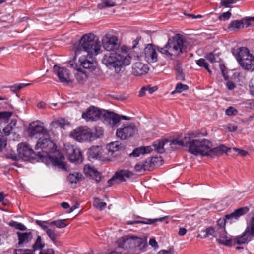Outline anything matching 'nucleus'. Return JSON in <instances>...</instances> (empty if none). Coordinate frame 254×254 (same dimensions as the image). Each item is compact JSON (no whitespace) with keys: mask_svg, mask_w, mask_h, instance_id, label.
I'll list each match as a JSON object with an SVG mask.
<instances>
[{"mask_svg":"<svg viewBox=\"0 0 254 254\" xmlns=\"http://www.w3.org/2000/svg\"><path fill=\"white\" fill-rule=\"evenodd\" d=\"M50 223V222L49 221H41L38 220H37L36 221V223L38 225L40 226L42 228V229L46 230V231L47 230V229H49L48 225H49Z\"/></svg>","mask_w":254,"mask_h":254,"instance_id":"49","label":"nucleus"},{"mask_svg":"<svg viewBox=\"0 0 254 254\" xmlns=\"http://www.w3.org/2000/svg\"><path fill=\"white\" fill-rule=\"evenodd\" d=\"M35 150L36 155L47 165L52 164L62 169H65L64 157L63 155L59 154L58 157L50 155V153L54 152L56 150L55 144L50 138V132L48 136H42L38 139Z\"/></svg>","mask_w":254,"mask_h":254,"instance_id":"2","label":"nucleus"},{"mask_svg":"<svg viewBox=\"0 0 254 254\" xmlns=\"http://www.w3.org/2000/svg\"><path fill=\"white\" fill-rule=\"evenodd\" d=\"M93 205L96 208L102 210L106 207V203L105 202L101 201V200L99 198H96L94 199Z\"/></svg>","mask_w":254,"mask_h":254,"instance_id":"46","label":"nucleus"},{"mask_svg":"<svg viewBox=\"0 0 254 254\" xmlns=\"http://www.w3.org/2000/svg\"><path fill=\"white\" fill-rule=\"evenodd\" d=\"M102 45L107 51H113L119 49L120 43L117 37L114 35L107 34L102 39Z\"/></svg>","mask_w":254,"mask_h":254,"instance_id":"12","label":"nucleus"},{"mask_svg":"<svg viewBox=\"0 0 254 254\" xmlns=\"http://www.w3.org/2000/svg\"><path fill=\"white\" fill-rule=\"evenodd\" d=\"M132 175V173L128 170H121L116 172L115 174L108 180V183L109 186H111L114 183L125 181L126 178H129Z\"/></svg>","mask_w":254,"mask_h":254,"instance_id":"15","label":"nucleus"},{"mask_svg":"<svg viewBox=\"0 0 254 254\" xmlns=\"http://www.w3.org/2000/svg\"><path fill=\"white\" fill-rule=\"evenodd\" d=\"M116 3L112 0H102L98 4V7L100 9H103L106 7H113L116 5Z\"/></svg>","mask_w":254,"mask_h":254,"instance_id":"42","label":"nucleus"},{"mask_svg":"<svg viewBox=\"0 0 254 254\" xmlns=\"http://www.w3.org/2000/svg\"><path fill=\"white\" fill-rule=\"evenodd\" d=\"M18 156L24 161H27L32 157L34 151L26 143H21L17 145Z\"/></svg>","mask_w":254,"mask_h":254,"instance_id":"14","label":"nucleus"},{"mask_svg":"<svg viewBox=\"0 0 254 254\" xmlns=\"http://www.w3.org/2000/svg\"><path fill=\"white\" fill-rule=\"evenodd\" d=\"M216 235H217V238L219 237L218 241L219 243H220L219 241L220 239L224 241H225L226 239H228L226 236V232L225 231V228H217Z\"/></svg>","mask_w":254,"mask_h":254,"instance_id":"41","label":"nucleus"},{"mask_svg":"<svg viewBox=\"0 0 254 254\" xmlns=\"http://www.w3.org/2000/svg\"><path fill=\"white\" fill-rule=\"evenodd\" d=\"M188 89L189 87L187 85L178 83L176 85V93H181L188 90Z\"/></svg>","mask_w":254,"mask_h":254,"instance_id":"48","label":"nucleus"},{"mask_svg":"<svg viewBox=\"0 0 254 254\" xmlns=\"http://www.w3.org/2000/svg\"><path fill=\"white\" fill-rule=\"evenodd\" d=\"M142 165H143L142 162L137 163L134 166L135 170L137 172L144 171Z\"/></svg>","mask_w":254,"mask_h":254,"instance_id":"59","label":"nucleus"},{"mask_svg":"<svg viewBox=\"0 0 254 254\" xmlns=\"http://www.w3.org/2000/svg\"><path fill=\"white\" fill-rule=\"evenodd\" d=\"M238 0H221V4L226 7H229L230 4L236 2Z\"/></svg>","mask_w":254,"mask_h":254,"instance_id":"57","label":"nucleus"},{"mask_svg":"<svg viewBox=\"0 0 254 254\" xmlns=\"http://www.w3.org/2000/svg\"><path fill=\"white\" fill-rule=\"evenodd\" d=\"M196 137L194 133H191L185 135L181 140L179 138H176V144L188 146L189 152L194 155L204 156L209 146H212L211 142L206 139H198Z\"/></svg>","mask_w":254,"mask_h":254,"instance_id":"4","label":"nucleus"},{"mask_svg":"<svg viewBox=\"0 0 254 254\" xmlns=\"http://www.w3.org/2000/svg\"><path fill=\"white\" fill-rule=\"evenodd\" d=\"M166 217H160L159 218H156L154 219H146L145 221H127V224L128 225H133L137 223H141L144 224H151L155 222H157L158 221L161 222L163 221L165 219Z\"/></svg>","mask_w":254,"mask_h":254,"instance_id":"31","label":"nucleus"},{"mask_svg":"<svg viewBox=\"0 0 254 254\" xmlns=\"http://www.w3.org/2000/svg\"><path fill=\"white\" fill-rule=\"evenodd\" d=\"M233 150L238 152V154L241 156H245L248 154L247 151L241 149H239L236 148H233Z\"/></svg>","mask_w":254,"mask_h":254,"instance_id":"60","label":"nucleus"},{"mask_svg":"<svg viewBox=\"0 0 254 254\" xmlns=\"http://www.w3.org/2000/svg\"><path fill=\"white\" fill-rule=\"evenodd\" d=\"M121 144L119 141L112 142L107 145L106 148L109 152L113 154L119 150Z\"/></svg>","mask_w":254,"mask_h":254,"instance_id":"35","label":"nucleus"},{"mask_svg":"<svg viewBox=\"0 0 254 254\" xmlns=\"http://www.w3.org/2000/svg\"><path fill=\"white\" fill-rule=\"evenodd\" d=\"M241 236L244 240L247 243L254 237V220L249 221L247 224V226L245 231L242 234Z\"/></svg>","mask_w":254,"mask_h":254,"instance_id":"20","label":"nucleus"},{"mask_svg":"<svg viewBox=\"0 0 254 254\" xmlns=\"http://www.w3.org/2000/svg\"><path fill=\"white\" fill-rule=\"evenodd\" d=\"M225 221H226V220L224 219H219L218 221H217V225H218V227H223V228H225Z\"/></svg>","mask_w":254,"mask_h":254,"instance_id":"62","label":"nucleus"},{"mask_svg":"<svg viewBox=\"0 0 254 254\" xmlns=\"http://www.w3.org/2000/svg\"><path fill=\"white\" fill-rule=\"evenodd\" d=\"M119 248L129 251L130 254H138L146 246L145 240L133 236H126L117 241Z\"/></svg>","mask_w":254,"mask_h":254,"instance_id":"6","label":"nucleus"},{"mask_svg":"<svg viewBox=\"0 0 254 254\" xmlns=\"http://www.w3.org/2000/svg\"><path fill=\"white\" fill-rule=\"evenodd\" d=\"M188 42L186 35L182 32H176V58L181 59L187 56Z\"/></svg>","mask_w":254,"mask_h":254,"instance_id":"8","label":"nucleus"},{"mask_svg":"<svg viewBox=\"0 0 254 254\" xmlns=\"http://www.w3.org/2000/svg\"><path fill=\"white\" fill-rule=\"evenodd\" d=\"M196 64L200 67H203L205 69L208 68V64L206 62V60L203 58H200V59L196 61Z\"/></svg>","mask_w":254,"mask_h":254,"instance_id":"52","label":"nucleus"},{"mask_svg":"<svg viewBox=\"0 0 254 254\" xmlns=\"http://www.w3.org/2000/svg\"><path fill=\"white\" fill-rule=\"evenodd\" d=\"M14 254H34V253L32 250L16 249L14 251Z\"/></svg>","mask_w":254,"mask_h":254,"instance_id":"50","label":"nucleus"},{"mask_svg":"<svg viewBox=\"0 0 254 254\" xmlns=\"http://www.w3.org/2000/svg\"><path fill=\"white\" fill-rule=\"evenodd\" d=\"M157 158L156 157L148 158L142 162L144 171L149 170L155 165V162Z\"/></svg>","mask_w":254,"mask_h":254,"instance_id":"32","label":"nucleus"},{"mask_svg":"<svg viewBox=\"0 0 254 254\" xmlns=\"http://www.w3.org/2000/svg\"><path fill=\"white\" fill-rule=\"evenodd\" d=\"M152 150V149L149 146H141L134 149L132 152L130 154V156L136 157L139 156L140 155L149 153L151 152Z\"/></svg>","mask_w":254,"mask_h":254,"instance_id":"29","label":"nucleus"},{"mask_svg":"<svg viewBox=\"0 0 254 254\" xmlns=\"http://www.w3.org/2000/svg\"><path fill=\"white\" fill-rule=\"evenodd\" d=\"M102 148L99 146H93L90 147L88 152L87 155L90 160L92 159H100L102 154Z\"/></svg>","mask_w":254,"mask_h":254,"instance_id":"25","label":"nucleus"},{"mask_svg":"<svg viewBox=\"0 0 254 254\" xmlns=\"http://www.w3.org/2000/svg\"><path fill=\"white\" fill-rule=\"evenodd\" d=\"M12 115V112H0V124L7 123Z\"/></svg>","mask_w":254,"mask_h":254,"instance_id":"36","label":"nucleus"},{"mask_svg":"<svg viewBox=\"0 0 254 254\" xmlns=\"http://www.w3.org/2000/svg\"><path fill=\"white\" fill-rule=\"evenodd\" d=\"M232 52L239 64L251 54L248 49L245 47H238L236 49H233Z\"/></svg>","mask_w":254,"mask_h":254,"instance_id":"19","label":"nucleus"},{"mask_svg":"<svg viewBox=\"0 0 254 254\" xmlns=\"http://www.w3.org/2000/svg\"><path fill=\"white\" fill-rule=\"evenodd\" d=\"M149 245L154 248L158 247V243L154 238H151L149 241Z\"/></svg>","mask_w":254,"mask_h":254,"instance_id":"61","label":"nucleus"},{"mask_svg":"<svg viewBox=\"0 0 254 254\" xmlns=\"http://www.w3.org/2000/svg\"><path fill=\"white\" fill-rule=\"evenodd\" d=\"M75 76L80 83H82L87 78L86 74L79 68L76 69Z\"/></svg>","mask_w":254,"mask_h":254,"instance_id":"37","label":"nucleus"},{"mask_svg":"<svg viewBox=\"0 0 254 254\" xmlns=\"http://www.w3.org/2000/svg\"><path fill=\"white\" fill-rule=\"evenodd\" d=\"M84 172L85 175L99 182L101 180V175L95 168L89 165H85Z\"/></svg>","mask_w":254,"mask_h":254,"instance_id":"21","label":"nucleus"},{"mask_svg":"<svg viewBox=\"0 0 254 254\" xmlns=\"http://www.w3.org/2000/svg\"><path fill=\"white\" fill-rule=\"evenodd\" d=\"M239 64L245 70L254 71V56L252 54L248 55Z\"/></svg>","mask_w":254,"mask_h":254,"instance_id":"23","label":"nucleus"},{"mask_svg":"<svg viewBox=\"0 0 254 254\" xmlns=\"http://www.w3.org/2000/svg\"><path fill=\"white\" fill-rule=\"evenodd\" d=\"M16 234L18 237V244L20 246L28 243L33 238V235L30 232H17Z\"/></svg>","mask_w":254,"mask_h":254,"instance_id":"24","label":"nucleus"},{"mask_svg":"<svg viewBox=\"0 0 254 254\" xmlns=\"http://www.w3.org/2000/svg\"><path fill=\"white\" fill-rule=\"evenodd\" d=\"M64 151L70 162L76 163L82 162V154L79 148L69 143H66L64 146Z\"/></svg>","mask_w":254,"mask_h":254,"instance_id":"11","label":"nucleus"},{"mask_svg":"<svg viewBox=\"0 0 254 254\" xmlns=\"http://www.w3.org/2000/svg\"><path fill=\"white\" fill-rule=\"evenodd\" d=\"M101 111L94 106H91L82 113V117L86 121H89L97 120L99 119Z\"/></svg>","mask_w":254,"mask_h":254,"instance_id":"17","label":"nucleus"},{"mask_svg":"<svg viewBox=\"0 0 254 254\" xmlns=\"http://www.w3.org/2000/svg\"><path fill=\"white\" fill-rule=\"evenodd\" d=\"M249 211V209L247 207H241L234 210V211L230 214L225 215L226 219H237L239 217L246 214Z\"/></svg>","mask_w":254,"mask_h":254,"instance_id":"28","label":"nucleus"},{"mask_svg":"<svg viewBox=\"0 0 254 254\" xmlns=\"http://www.w3.org/2000/svg\"><path fill=\"white\" fill-rule=\"evenodd\" d=\"M209 146L208 150L205 153L204 156H209L212 158L222 155L224 153H228L231 148H228L224 145H221L217 147L211 149Z\"/></svg>","mask_w":254,"mask_h":254,"instance_id":"16","label":"nucleus"},{"mask_svg":"<svg viewBox=\"0 0 254 254\" xmlns=\"http://www.w3.org/2000/svg\"><path fill=\"white\" fill-rule=\"evenodd\" d=\"M131 57L122 47L121 50L105 54L102 63L109 69L114 70L116 73L124 71L125 67L131 63Z\"/></svg>","mask_w":254,"mask_h":254,"instance_id":"3","label":"nucleus"},{"mask_svg":"<svg viewBox=\"0 0 254 254\" xmlns=\"http://www.w3.org/2000/svg\"><path fill=\"white\" fill-rule=\"evenodd\" d=\"M176 80L184 81L185 75L182 68V64L176 60Z\"/></svg>","mask_w":254,"mask_h":254,"instance_id":"30","label":"nucleus"},{"mask_svg":"<svg viewBox=\"0 0 254 254\" xmlns=\"http://www.w3.org/2000/svg\"><path fill=\"white\" fill-rule=\"evenodd\" d=\"M103 133L104 130L101 127H96L94 129V131H91L92 140L100 138L103 135Z\"/></svg>","mask_w":254,"mask_h":254,"instance_id":"39","label":"nucleus"},{"mask_svg":"<svg viewBox=\"0 0 254 254\" xmlns=\"http://www.w3.org/2000/svg\"><path fill=\"white\" fill-rule=\"evenodd\" d=\"M39 254H54V251L52 249H48L46 250L41 251Z\"/></svg>","mask_w":254,"mask_h":254,"instance_id":"64","label":"nucleus"},{"mask_svg":"<svg viewBox=\"0 0 254 254\" xmlns=\"http://www.w3.org/2000/svg\"><path fill=\"white\" fill-rule=\"evenodd\" d=\"M102 51L99 39L93 34L89 33L81 37L79 45L75 49V54L76 56L82 54L79 59L80 65L92 71L95 69L97 65L92 57L101 53Z\"/></svg>","mask_w":254,"mask_h":254,"instance_id":"1","label":"nucleus"},{"mask_svg":"<svg viewBox=\"0 0 254 254\" xmlns=\"http://www.w3.org/2000/svg\"><path fill=\"white\" fill-rule=\"evenodd\" d=\"M157 254H174V251L173 249L168 251L162 250L159 251Z\"/></svg>","mask_w":254,"mask_h":254,"instance_id":"63","label":"nucleus"},{"mask_svg":"<svg viewBox=\"0 0 254 254\" xmlns=\"http://www.w3.org/2000/svg\"><path fill=\"white\" fill-rule=\"evenodd\" d=\"M9 225L12 227H14L21 231L25 230L27 229L26 227L23 224L13 220L9 222Z\"/></svg>","mask_w":254,"mask_h":254,"instance_id":"45","label":"nucleus"},{"mask_svg":"<svg viewBox=\"0 0 254 254\" xmlns=\"http://www.w3.org/2000/svg\"><path fill=\"white\" fill-rule=\"evenodd\" d=\"M145 89L147 92L150 94H152L157 90V87L156 86L151 87L150 86H148L145 87Z\"/></svg>","mask_w":254,"mask_h":254,"instance_id":"58","label":"nucleus"},{"mask_svg":"<svg viewBox=\"0 0 254 254\" xmlns=\"http://www.w3.org/2000/svg\"><path fill=\"white\" fill-rule=\"evenodd\" d=\"M52 124L59 126L61 128H64V126L67 124V122L63 119H60L55 122L52 123Z\"/></svg>","mask_w":254,"mask_h":254,"instance_id":"53","label":"nucleus"},{"mask_svg":"<svg viewBox=\"0 0 254 254\" xmlns=\"http://www.w3.org/2000/svg\"><path fill=\"white\" fill-rule=\"evenodd\" d=\"M244 28V22L242 20H234L229 25L228 29L230 30L234 29H241Z\"/></svg>","mask_w":254,"mask_h":254,"instance_id":"40","label":"nucleus"},{"mask_svg":"<svg viewBox=\"0 0 254 254\" xmlns=\"http://www.w3.org/2000/svg\"><path fill=\"white\" fill-rule=\"evenodd\" d=\"M16 124V120H12L9 124L7 125L1 131V133L5 136H8L13 130V127Z\"/></svg>","mask_w":254,"mask_h":254,"instance_id":"33","label":"nucleus"},{"mask_svg":"<svg viewBox=\"0 0 254 254\" xmlns=\"http://www.w3.org/2000/svg\"><path fill=\"white\" fill-rule=\"evenodd\" d=\"M47 235L54 243H56L57 239L60 236L59 232L55 229L49 228L46 231Z\"/></svg>","mask_w":254,"mask_h":254,"instance_id":"34","label":"nucleus"},{"mask_svg":"<svg viewBox=\"0 0 254 254\" xmlns=\"http://www.w3.org/2000/svg\"><path fill=\"white\" fill-rule=\"evenodd\" d=\"M204 232H205V234L204 235V238H207L210 235H212L215 238H217V235H216V229H215L211 227L206 228Z\"/></svg>","mask_w":254,"mask_h":254,"instance_id":"47","label":"nucleus"},{"mask_svg":"<svg viewBox=\"0 0 254 254\" xmlns=\"http://www.w3.org/2000/svg\"><path fill=\"white\" fill-rule=\"evenodd\" d=\"M167 143H169V145L175 143V139H163L155 141L153 143V146L156 152L161 154L164 152L165 149L164 147Z\"/></svg>","mask_w":254,"mask_h":254,"instance_id":"22","label":"nucleus"},{"mask_svg":"<svg viewBox=\"0 0 254 254\" xmlns=\"http://www.w3.org/2000/svg\"><path fill=\"white\" fill-rule=\"evenodd\" d=\"M149 71L148 65L143 63L137 62L134 63L132 67V73L136 76L146 74Z\"/></svg>","mask_w":254,"mask_h":254,"instance_id":"18","label":"nucleus"},{"mask_svg":"<svg viewBox=\"0 0 254 254\" xmlns=\"http://www.w3.org/2000/svg\"><path fill=\"white\" fill-rule=\"evenodd\" d=\"M82 175L81 173L78 172H75L74 173H71L68 176V179L71 184L76 183L82 177Z\"/></svg>","mask_w":254,"mask_h":254,"instance_id":"44","label":"nucleus"},{"mask_svg":"<svg viewBox=\"0 0 254 254\" xmlns=\"http://www.w3.org/2000/svg\"><path fill=\"white\" fill-rule=\"evenodd\" d=\"M45 246V243L42 241V238L40 236H38L33 245V252L37 250L42 249Z\"/></svg>","mask_w":254,"mask_h":254,"instance_id":"38","label":"nucleus"},{"mask_svg":"<svg viewBox=\"0 0 254 254\" xmlns=\"http://www.w3.org/2000/svg\"><path fill=\"white\" fill-rule=\"evenodd\" d=\"M175 37L172 39H169L167 43L164 47L160 48L152 44H147L144 48V54L146 59L152 63L157 61V50L160 53L165 55L166 56L172 58L173 53L175 52Z\"/></svg>","mask_w":254,"mask_h":254,"instance_id":"5","label":"nucleus"},{"mask_svg":"<svg viewBox=\"0 0 254 254\" xmlns=\"http://www.w3.org/2000/svg\"><path fill=\"white\" fill-rule=\"evenodd\" d=\"M205 58L208 60L210 63H213L216 62L215 56L213 53L207 54L205 56Z\"/></svg>","mask_w":254,"mask_h":254,"instance_id":"56","label":"nucleus"},{"mask_svg":"<svg viewBox=\"0 0 254 254\" xmlns=\"http://www.w3.org/2000/svg\"><path fill=\"white\" fill-rule=\"evenodd\" d=\"M137 132V128L134 124H127L117 129L116 135L121 140H126L133 136Z\"/></svg>","mask_w":254,"mask_h":254,"instance_id":"10","label":"nucleus"},{"mask_svg":"<svg viewBox=\"0 0 254 254\" xmlns=\"http://www.w3.org/2000/svg\"><path fill=\"white\" fill-rule=\"evenodd\" d=\"M54 73L58 76L59 81L63 83L68 85L71 83L70 74L68 69L59 67L56 65L53 67Z\"/></svg>","mask_w":254,"mask_h":254,"instance_id":"13","label":"nucleus"},{"mask_svg":"<svg viewBox=\"0 0 254 254\" xmlns=\"http://www.w3.org/2000/svg\"><path fill=\"white\" fill-rule=\"evenodd\" d=\"M219 241L220 244L227 246H231L232 245L235 244L242 245L247 243L241 235L237 236L231 239H226L225 241L222 240L221 239Z\"/></svg>","mask_w":254,"mask_h":254,"instance_id":"26","label":"nucleus"},{"mask_svg":"<svg viewBox=\"0 0 254 254\" xmlns=\"http://www.w3.org/2000/svg\"><path fill=\"white\" fill-rule=\"evenodd\" d=\"M29 85H30V84H28V83H27V84L20 83V84H15V85L11 86V89L12 91H13L14 92H16V91L20 90L22 88H23L25 87L28 86Z\"/></svg>","mask_w":254,"mask_h":254,"instance_id":"51","label":"nucleus"},{"mask_svg":"<svg viewBox=\"0 0 254 254\" xmlns=\"http://www.w3.org/2000/svg\"><path fill=\"white\" fill-rule=\"evenodd\" d=\"M238 113V111L233 107H229L225 111V113L228 116L235 115Z\"/></svg>","mask_w":254,"mask_h":254,"instance_id":"54","label":"nucleus"},{"mask_svg":"<svg viewBox=\"0 0 254 254\" xmlns=\"http://www.w3.org/2000/svg\"><path fill=\"white\" fill-rule=\"evenodd\" d=\"M231 15V13L229 11L224 12L219 16V19L220 20L225 21L229 19Z\"/></svg>","mask_w":254,"mask_h":254,"instance_id":"55","label":"nucleus"},{"mask_svg":"<svg viewBox=\"0 0 254 254\" xmlns=\"http://www.w3.org/2000/svg\"><path fill=\"white\" fill-rule=\"evenodd\" d=\"M104 116L107 122L112 126L116 125L121 120L120 116L112 112H107Z\"/></svg>","mask_w":254,"mask_h":254,"instance_id":"27","label":"nucleus"},{"mask_svg":"<svg viewBox=\"0 0 254 254\" xmlns=\"http://www.w3.org/2000/svg\"><path fill=\"white\" fill-rule=\"evenodd\" d=\"M65 219H60L50 222V226L54 225L58 228H64L67 226V224L65 223Z\"/></svg>","mask_w":254,"mask_h":254,"instance_id":"43","label":"nucleus"},{"mask_svg":"<svg viewBox=\"0 0 254 254\" xmlns=\"http://www.w3.org/2000/svg\"><path fill=\"white\" fill-rule=\"evenodd\" d=\"M29 136L31 138H39L42 136H48L50 132L38 120L30 124L27 130Z\"/></svg>","mask_w":254,"mask_h":254,"instance_id":"7","label":"nucleus"},{"mask_svg":"<svg viewBox=\"0 0 254 254\" xmlns=\"http://www.w3.org/2000/svg\"><path fill=\"white\" fill-rule=\"evenodd\" d=\"M91 130L87 127H79L70 133V136L78 142L92 140Z\"/></svg>","mask_w":254,"mask_h":254,"instance_id":"9","label":"nucleus"}]
</instances>
